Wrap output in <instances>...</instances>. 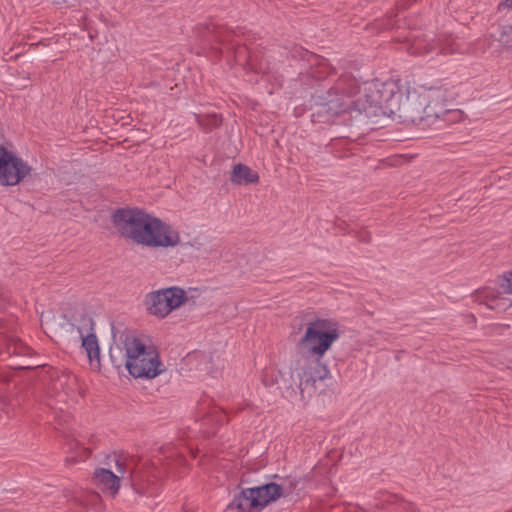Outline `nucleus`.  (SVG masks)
I'll use <instances>...</instances> for the list:
<instances>
[{
    "mask_svg": "<svg viewBox=\"0 0 512 512\" xmlns=\"http://www.w3.org/2000/svg\"><path fill=\"white\" fill-rule=\"evenodd\" d=\"M423 86L410 90L400 79H379L366 82L360 92L356 78L342 74L334 85L323 96H318L316 104L318 114L337 116L357 111L370 114L369 109H381L384 114L396 115L404 123H412L421 119L419 114Z\"/></svg>",
    "mask_w": 512,
    "mask_h": 512,
    "instance_id": "1",
    "label": "nucleus"
},
{
    "mask_svg": "<svg viewBox=\"0 0 512 512\" xmlns=\"http://www.w3.org/2000/svg\"><path fill=\"white\" fill-rule=\"evenodd\" d=\"M117 232L137 245L148 248H170L180 241L179 232L161 219L138 208H119L112 214Z\"/></svg>",
    "mask_w": 512,
    "mask_h": 512,
    "instance_id": "2",
    "label": "nucleus"
},
{
    "mask_svg": "<svg viewBox=\"0 0 512 512\" xmlns=\"http://www.w3.org/2000/svg\"><path fill=\"white\" fill-rule=\"evenodd\" d=\"M125 367L135 378L152 379L164 371L157 348L143 334H126L123 340Z\"/></svg>",
    "mask_w": 512,
    "mask_h": 512,
    "instance_id": "3",
    "label": "nucleus"
},
{
    "mask_svg": "<svg viewBox=\"0 0 512 512\" xmlns=\"http://www.w3.org/2000/svg\"><path fill=\"white\" fill-rule=\"evenodd\" d=\"M448 90L442 86L423 88L419 116L421 119L413 122L422 128L436 126L442 128L445 124L458 123L463 120V112L459 109H447Z\"/></svg>",
    "mask_w": 512,
    "mask_h": 512,
    "instance_id": "4",
    "label": "nucleus"
},
{
    "mask_svg": "<svg viewBox=\"0 0 512 512\" xmlns=\"http://www.w3.org/2000/svg\"><path fill=\"white\" fill-rule=\"evenodd\" d=\"M339 337L337 323L328 319H316L307 324L304 335L296 345V354L322 359Z\"/></svg>",
    "mask_w": 512,
    "mask_h": 512,
    "instance_id": "5",
    "label": "nucleus"
},
{
    "mask_svg": "<svg viewBox=\"0 0 512 512\" xmlns=\"http://www.w3.org/2000/svg\"><path fill=\"white\" fill-rule=\"evenodd\" d=\"M286 494L285 488L274 482L246 488L233 498L228 508L238 512H260Z\"/></svg>",
    "mask_w": 512,
    "mask_h": 512,
    "instance_id": "6",
    "label": "nucleus"
},
{
    "mask_svg": "<svg viewBox=\"0 0 512 512\" xmlns=\"http://www.w3.org/2000/svg\"><path fill=\"white\" fill-rule=\"evenodd\" d=\"M291 371L296 374L301 394L307 391L309 394L315 393L317 383L331 377V373L321 358L311 357L304 354H295V359L291 364Z\"/></svg>",
    "mask_w": 512,
    "mask_h": 512,
    "instance_id": "7",
    "label": "nucleus"
},
{
    "mask_svg": "<svg viewBox=\"0 0 512 512\" xmlns=\"http://www.w3.org/2000/svg\"><path fill=\"white\" fill-rule=\"evenodd\" d=\"M188 300L189 297L183 288L173 286L148 293L144 304L149 314L163 319Z\"/></svg>",
    "mask_w": 512,
    "mask_h": 512,
    "instance_id": "8",
    "label": "nucleus"
},
{
    "mask_svg": "<svg viewBox=\"0 0 512 512\" xmlns=\"http://www.w3.org/2000/svg\"><path fill=\"white\" fill-rule=\"evenodd\" d=\"M31 170L25 161L0 146V185L14 186L29 175Z\"/></svg>",
    "mask_w": 512,
    "mask_h": 512,
    "instance_id": "9",
    "label": "nucleus"
},
{
    "mask_svg": "<svg viewBox=\"0 0 512 512\" xmlns=\"http://www.w3.org/2000/svg\"><path fill=\"white\" fill-rule=\"evenodd\" d=\"M451 39L433 38L427 40L425 38H417L410 45L408 51L412 55L425 56L430 53L450 54L453 53L451 47Z\"/></svg>",
    "mask_w": 512,
    "mask_h": 512,
    "instance_id": "10",
    "label": "nucleus"
},
{
    "mask_svg": "<svg viewBox=\"0 0 512 512\" xmlns=\"http://www.w3.org/2000/svg\"><path fill=\"white\" fill-rule=\"evenodd\" d=\"M24 356L29 354V347L12 335V324L0 319V354Z\"/></svg>",
    "mask_w": 512,
    "mask_h": 512,
    "instance_id": "11",
    "label": "nucleus"
},
{
    "mask_svg": "<svg viewBox=\"0 0 512 512\" xmlns=\"http://www.w3.org/2000/svg\"><path fill=\"white\" fill-rule=\"evenodd\" d=\"M94 485L103 493L114 497L120 488V477L109 469L98 468L93 476Z\"/></svg>",
    "mask_w": 512,
    "mask_h": 512,
    "instance_id": "12",
    "label": "nucleus"
},
{
    "mask_svg": "<svg viewBox=\"0 0 512 512\" xmlns=\"http://www.w3.org/2000/svg\"><path fill=\"white\" fill-rule=\"evenodd\" d=\"M307 61L310 64L308 74L315 80H323L334 72L329 61L321 56L306 52Z\"/></svg>",
    "mask_w": 512,
    "mask_h": 512,
    "instance_id": "13",
    "label": "nucleus"
},
{
    "mask_svg": "<svg viewBox=\"0 0 512 512\" xmlns=\"http://www.w3.org/2000/svg\"><path fill=\"white\" fill-rule=\"evenodd\" d=\"M228 49H234L235 61L239 64H247L251 69L257 73H266L267 67L261 62L257 63V55L247 53V49L244 46L235 47L233 44H229Z\"/></svg>",
    "mask_w": 512,
    "mask_h": 512,
    "instance_id": "14",
    "label": "nucleus"
},
{
    "mask_svg": "<svg viewBox=\"0 0 512 512\" xmlns=\"http://www.w3.org/2000/svg\"><path fill=\"white\" fill-rule=\"evenodd\" d=\"M116 462L117 472L123 477L124 474H129L130 482L133 486H136L142 479L141 474L135 465V460L133 457H122V456H114Z\"/></svg>",
    "mask_w": 512,
    "mask_h": 512,
    "instance_id": "15",
    "label": "nucleus"
},
{
    "mask_svg": "<svg viewBox=\"0 0 512 512\" xmlns=\"http://www.w3.org/2000/svg\"><path fill=\"white\" fill-rule=\"evenodd\" d=\"M230 180L236 185H248L259 182V175L244 164H237L233 167Z\"/></svg>",
    "mask_w": 512,
    "mask_h": 512,
    "instance_id": "16",
    "label": "nucleus"
},
{
    "mask_svg": "<svg viewBox=\"0 0 512 512\" xmlns=\"http://www.w3.org/2000/svg\"><path fill=\"white\" fill-rule=\"evenodd\" d=\"M475 301L479 304L486 305L487 308L492 310L499 309V297L498 293L490 288H484L482 290L476 291L474 294Z\"/></svg>",
    "mask_w": 512,
    "mask_h": 512,
    "instance_id": "17",
    "label": "nucleus"
},
{
    "mask_svg": "<svg viewBox=\"0 0 512 512\" xmlns=\"http://www.w3.org/2000/svg\"><path fill=\"white\" fill-rule=\"evenodd\" d=\"M68 452L69 455L66 457L67 464L85 461L91 454L89 449L81 448L79 442L76 440L68 443Z\"/></svg>",
    "mask_w": 512,
    "mask_h": 512,
    "instance_id": "18",
    "label": "nucleus"
},
{
    "mask_svg": "<svg viewBox=\"0 0 512 512\" xmlns=\"http://www.w3.org/2000/svg\"><path fill=\"white\" fill-rule=\"evenodd\" d=\"M82 341V347L85 349L87 356L90 361L99 359V345L95 333H88L83 336H79Z\"/></svg>",
    "mask_w": 512,
    "mask_h": 512,
    "instance_id": "19",
    "label": "nucleus"
},
{
    "mask_svg": "<svg viewBox=\"0 0 512 512\" xmlns=\"http://www.w3.org/2000/svg\"><path fill=\"white\" fill-rule=\"evenodd\" d=\"M196 122L205 131L209 132L222 123V119L217 114L195 115Z\"/></svg>",
    "mask_w": 512,
    "mask_h": 512,
    "instance_id": "20",
    "label": "nucleus"
},
{
    "mask_svg": "<svg viewBox=\"0 0 512 512\" xmlns=\"http://www.w3.org/2000/svg\"><path fill=\"white\" fill-rule=\"evenodd\" d=\"M230 34L231 32L223 28H219L214 24H209L206 27L205 37L208 40H215L217 42L226 43L229 41Z\"/></svg>",
    "mask_w": 512,
    "mask_h": 512,
    "instance_id": "21",
    "label": "nucleus"
},
{
    "mask_svg": "<svg viewBox=\"0 0 512 512\" xmlns=\"http://www.w3.org/2000/svg\"><path fill=\"white\" fill-rule=\"evenodd\" d=\"M76 327L79 336L93 333V320L86 313H82L77 324H73Z\"/></svg>",
    "mask_w": 512,
    "mask_h": 512,
    "instance_id": "22",
    "label": "nucleus"
},
{
    "mask_svg": "<svg viewBox=\"0 0 512 512\" xmlns=\"http://www.w3.org/2000/svg\"><path fill=\"white\" fill-rule=\"evenodd\" d=\"M499 286L503 293L512 294V270L501 276Z\"/></svg>",
    "mask_w": 512,
    "mask_h": 512,
    "instance_id": "23",
    "label": "nucleus"
},
{
    "mask_svg": "<svg viewBox=\"0 0 512 512\" xmlns=\"http://www.w3.org/2000/svg\"><path fill=\"white\" fill-rule=\"evenodd\" d=\"M400 509L402 510L401 512H417L416 507L413 504L407 502H403L400 506Z\"/></svg>",
    "mask_w": 512,
    "mask_h": 512,
    "instance_id": "24",
    "label": "nucleus"
},
{
    "mask_svg": "<svg viewBox=\"0 0 512 512\" xmlns=\"http://www.w3.org/2000/svg\"><path fill=\"white\" fill-rule=\"evenodd\" d=\"M100 500H101V498H100L98 493H93V494L90 495V503L91 504H96Z\"/></svg>",
    "mask_w": 512,
    "mask_h": 512,
    "instance_id": "25",
    "label": "nucleus"
},
{
    "mask_svg": "<svg viewBox=\"0 0 512 512\" xmlns=\"http://www.w3.org/2000/svg\"><path fill=\"white\" fill-rule=\"evenodd\" d=\"M511 4H512V0H511Z\"/></svg>",
    "mask_w": 512,
    "mask_h": 512,
    "instance_id": "26",
    "label": "nucleus"
}]
</instances>
